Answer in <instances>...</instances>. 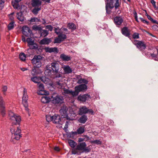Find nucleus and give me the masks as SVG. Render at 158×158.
Wrapping results in <instances>:
<instances>
[{"label": "nucleus", "mask_w": 158, "mask_h": 158, "mask_svg": "<svg viewBox=\"0 0 158 158\" xmlns=\"http://www.w3.org/2000/svg\"><path fill=\"white\" fill-rule=\"evenodd\" d=\"M5 104L2 97L0 96V112L3 116L6 114Z\"/></svg>", "instance_id": "f8f14e48"}, {"label": "nucleus", "mask_w": 158, "mask_h": 158, "mask_svg": "<svg viewBox=\"0 0 158 158\" xmlns=\"http://www.w3.org/2000/svg\"><path fill=\"white\" fill-rule=\"evenodd\" d=\"M16 128L15 129L12 127L10 128V131L12 134V138L14 139L18 140L22 137V134H21V131L18 127Z\"/></svg>", "instance_id": "7ed1b4c3"}, {"label": "nucleus", "mask_w": 158, "mask_h": 158, "mask_svg": "<svg viewBox=\"0 0 158 158\" xmlns=\"http://www.w3.org/2000/svg\"><path fill=\"white\" fill-rule=\"evenodd\" d=\"M151 56L152 58H155L154 60H156V59L157 58V54H156L154 53H151Z\"/></svg>", "instance_id": "052dcab7"}, {"label": "nucleus", "mask_w": 158, "mask_h": 158, "mask_svg": "<svg viewBox=\"0 0 158 158\" xmlns=\"http://www.w3.org/2000/svg\"><path fill=\"white\" fill-rule=\"evenodd\" d=\"M67 27L69 29H71L73 30H75L76 29L75 24L73 23H69L67 25Z\"/></svg>", "instance_id": "72a5a7b5"}, {"label": "nucleus", "mask_w": 158, "mask_h": 158, "mask_svg": "<svg viewBox=\"0 0 158 158\" xmlns=\"http://www.w3.org/2000/svg\"><path fill=\"white\" fill-rule=\"evenodd\" d=\"M46 52L50 53L55 52L57 53L58 52L57 48L56 47L51 48H46Z\"/></svg>", "instance_id": "bb28decb"}, {"label": "nucleus", "mask_w": 158, "mask_h": 158, "mask_svg": "<svg viewBox=\"0 0 158 158\" xmlns=\"http://www.w3.org/2000/svg\"><path fill=\"white\" fill-rule=\"evenodd\" d=\"M64 70V74H68L71 73L72 72V69L69 65H64L62 67Z\"/></svg>", "instance_id": "412c9836"}, {"label": "nucleus", "mask_w": 158, "mask_h": 158, "mask_svg": "<svg viewBox=\"0 0 158 158\" xmlns=\"http://www.w3.org/2000/svg\"><path fill=\"white\" fill-rule=\"evenodd\" d=\"M60 81H62V79L60 80L59 81H57L56 83V85L57 86H58V87L60 88H61L63 85V84L60 82Z\"/></svg>", "instance_id": "37998d69"}, {"label": "nucleus", "mask_w": 158, "mask_h": 158, "mask_svg": "<svg viewBox=\"0 0 158 158\" xmlns=\"http://www.w3.org/2000/svg\"><path fill=\"white\" fill-rule=\"evenodd\" d=\"M37 18L34 17L33 18H31V19L30 20V21L31 22H37Z\"/></svg>", "instance_id": "6e6d98bb"}, {"label": "nucleus", "mask_w": 158, "mask_h": 158, "mask_svg": "<svg viewBox=\"0 0 158 158\" xmlns=\"http://www.w3.org/2000/svg\"><path fill=\"white\" fill-rule=\"evenodd\" d=\"M7 87L6 85L3 86L2 87V91L3 92L4 95H6V92L7 90Z\"/></svg>", "instance_id": "de8ad7c7"}, {"label": "nucleus", "mask_w": 158, "mask_h": 158, "mask_svg": "<svg viewBox=\"0 0 158 158\" xmlns=\"http://www.w3.org/2000/svg\"><path fill=\"white\" fill-rule=\"evenodd\" d=\"M15 13L14 12H12L10 14H9L8 15V17L9 19L11 20V22H14V15Z\"/></svg>", "instance_id": "79ce46f5"}, {"label": "nucleus", "mask_w": 158, "mask_h": 158, "mask_svg": "<svg viewBox=\"0 0 158 158\" xmlns=\"http://www.w3.org/2000/svg\"><path fill=\"white\" fill-rule=\"evenodd\" d=\"M147 18L150 20L153 23H156L158 24V22H157V21L154 20L150 15L147 16Z\"/></svg>", "instance_id": "c03bdc74"}, {"label": "nucleus", "mask_w": 158, "mask_h": 158, "mask_svg": "<svg viewBox=\"0 0 158 158\" xmlns=\"http://www.w3.org/2000/svg\"><path fill=\"white\" fill-rule=\"evenodd\" d=\"M22 40L23 42H26V41H27V40H26V39L24 36L22 35Z\"/></svg>", "instance_id": "774afa93"}, {"label": "nucleus", "mask_w": 158, "mask_h": 158, "mask_svg": "<svg viewBox=\"0 0 158 158\" xmlns=\"http://www.w3.org/2000/svg\"><path fill=\"white\" fill-rule=\"evenodd\" d=\"M144 23H146L148 25L149 24V22L148 21H146L142 18H139Z\"/></svg>", "instance_id": "5fc2aeb1"}, {"label": "nucleus", "mask_w": 158, "mask_h": 158, "mask_svg": "<svg viewBox=\"0 0 158 158\" xmlns=\"http://www.w3.org/2000/svg\"><path fill=\"white\" fill-rule=\"evenodd\" d=\"M85 130L84 127H80L77 130V132L78 134H81L85 131Z\"/></svg>", "instance_id": "4c0bfd02"}, {"label": "nucleus", "mask_w": 158, "mask_h": 158, "mask_svg": "<svg viewBox=\"0 0 158 158\" xmlns=\"http://www.w3.org/2000/svg\"><path fill=\"white\" fill-rule=\"evenodd\" d=\"M60 67L59 64L57 61L52 62L46 66L44 74L53 79L62 77V73L59 72Z\"/></svg>", "instance_id": "f257e3e1"}, {"label": "nucleus", "mask_w": 158, "mask_h": 158, "mask_svg": "<svg viewBox=\"0 0 158 158\" xmlns=\"http://www.w3.org/2000/svg\"><path fill=\"white\" fill-rule=\"evenodd\" d=\"M88 83V81L87 80H86L84 78H81L80 79H79L77 81V83L79 84H81L82 83H84L85 84H87Z\"/></svg>", "instance_id": "c756f323"}, {"label": "nucleus", "mask_w": 158, "mask_h": 158, "mask_svg": "<svg viewBox=\"0 0 158 158\" xmlns=\"http://www.w3.org/2000/svg\"><path fill=\"white\" fill-rule=\"evenodd\" d=\"M52 122L54 123L62 124L61 123V118L60 115L57 114H55L52 116Z\"/></svg>", "instance_id": "f3484780"}, {"label": "nucleus", "mask_w": 158, "mask_h": 158, "mask_svg": "<svg viewBox=\"0 0 158 158\" xmlns=\"http://www.w3.org/2000/svg\"><path fill=\"white\" fill-rule=\"evenodd\" d=\"M64 93L66 94L71 95L73 97L77 96L75 90L74 91H73L72 90L64 88Z\"/></svg>", "instance_id": "6ab92c4d"}, {"label": "nucleus", "mask_w": 158, "mask_h": 158, "mask_svg": "<svg viewBox=\"0 0 158 158\" xmlns=\"http://www.w3.org/2000/svg\"><path fill=\"white\" fill-rule=\"evenodd\" d=\"M32 50H31V52H27V53H28L26 54V55L27 56H30L32 54Z\"/></svg>", "instance_id": "e2e57ef3"}, {"label": "nucleus", "mask_w": 158, "mask_h": 158, "mask_svg": "<svg viewBox=\"0 0 158 158\" xmlns=\"http://www.w3.org/2000/svg\"><path fill=\"white\" fill-rule=\"evenodd\" d=\"M78 119V121L80 123H85L86 122L88 119L87 116L85 115H82Z\"/></svg>", "instance_id": "393cba45"}, {"label": "nucleus", "mask_w": 158, "mask_h": 158, "mask_svg": "<svg viewBox=\"0 0 158 158\" xmlns=\"http://www.w3.org/2000/svg\"><path fill=\"white\" fill-rule=\"evenodd\" d=\"M27 55L23 52L20 53L19 55V57L20 60L22 61L26 60Z\"/></svg>", "instance_id": "2f4dec72"}, {"label": "nucleus", "mask_w": 158, "mask_h": 158, "mask_svg": "<svg viewBox=\"0 0 158 158\" xmlns=\"http://www.w3.org/2000/svg\"><path fill=\"white\" fill-rule=\"evenodd\" d=\"M4 3L0 2V10H2L4 7Z\"/></svg>", "instance_id": "bf43d9fd"}, {"label": "nucleus", "mask_w": 158, "mask_h": 158, "mask_svg": "<svg viewBox=\"0 0 158 158\" xmlns=\"http://www.w3.org/2000/svg\"><path fill=\"white\" fill-rule=\"evenodd\" d=\"M91 143H95L97 144H101V142L99 140H96L92 141L91 142Z\"/></svg>", "instance_id": "603ef678"}, {"label": "nucleus", "mask_w": 158, "mask_h": 158, "mask_svg": "<svg viewBox=\"0 0 158 158\" xmlns=\"http://www.w3.org/2000/svg\"><path fill=\"white\" fill-rule=\"evenodd\" d=\"M84 140V139L83 138H80L78 139V141L79 142H82Z\"/></svg>", "instance_id": "338daca9"}, {"label": "nucleus", "mask_w": 158, "mask_h": 158, "mask_svg": "<svg viewBox=\"0 0 158 158\" xmlns=\"http://www.w3.org/2000/svg\"><path fill=\"white\" fill-rule=\"evenodd\" d=\"M14 22H11L9 23L8 26V30H10L14 28Z\"/></svg>", "instance_id": "a19ab883"}, {"label": "nucleus", "mask_w": 158, "mask_h": 158, "mask_svg": "<svg viewBox=\"0 0 158 158\" xmlns=\"http://www.w3.org/2000/svg\"><path fill=\"white\" fill-rule=\"evenodd\" d=\"M86 146V144L85 142L80 143L77 146L76 149L79 151H82Z\"/></svg>", "instance_id": "b1692460"}, {"label": "nucleus", "mask_w": 158, "mask_h": 158, "mask_svg": "<svg viewBox=\"0 0 158 158\" xmlns=\"http://www.w3.org/2000/svg\"><path fill=\"white\" fill-rule=\"evenodd\" d=\"M32 29L35 31H39V32L42 29L40 25L37 26L36 25H33L32 27Z\"/></svg>", "instance_id": "f704fd0d"}, {"label": "nucleus", "mask_w": 158, "mask_h": 158, "mask_svg": "<svg viewBox=\"0 0 158 158\" xmlns=\"http://www.w3.org/2000/svg\"><path fill=\"white\" fill-rule=\"evenodd\" d=\"M51 101L53 104H61L63 102L64 98L62 96L60 95H57L54 97L52 96V99Z\"/></svg>", "instance_id": "1a4fd4ad"}, {"label": "nucleus", "mask_w": 158, "mask_h": 158, "mask_svg": "<svg viewBox=\"0 0 158 158\" xmlns=\"http://www.w3.org/2000/svg\"><path fill=\"white\" fill-rule=\"evenodd\" d=\"M87 89V86L85 84H81L75 87V90L77 96L80 92L86 91Z\"/></svg>", "instance_id": "9d476101"}, {"label": "nucleus", "mask_w": 158, "mask_h": 158, "mask_svg": "<svg viewBox=\"0 0 158 158\" xmlns=\"http://www.w3.org/2000/svg\"><path fill=\"white\" fill-rule=\"evenodd\" d=\"M60 58L63 61H69L71 59V57L70 56L66 55L64 54H62L60 56Z\"/></svg>", "instance_id": "5701e85b"}, {"label": "nucleus", "mask_w": 158, "mask_h": 158, "mask_svg": "<svg viewBox=\"0 0 158 158\" xmlns=\"http://www.w3.org/2000/svg\"><path fill=\"white\" fill-rule=\"evenodd\" d=\"M9 115L10 118L12 120L13 125H19L21 121L20 116L16 115L11 111L9 112Z\"/></svg>", "instance_id": "39448f33"}, {"label": "nucleus", "mask_w": 158, "mask_h": 158, "mask_svg": "<svg viewBox=\"0 0 158 158\" xmlns=\"http://www.w3.org/2000/svg\"><path fill=\"white\" fill-rule=\"evenodd\" d=\"M88 113L92 115L94 114V112L92 109H88L86 106H82L79 109L78 114L80 115H84Z\"/></svg>", "instance_id": "0eeeda50"}, {"label": "nucleus", "mask_w": 158, "mask_h": 158, "mask_svg": "<svg viewBox=\"0 0 158 158\" xmlns=\"http://www.w3.org/2000/svg\"><path fill=\"white\" fill-rule=\"evenodd\" d=\"M41 102L44 103H47L51 101V98L49 97L45 96L42 97L41 98Z\"/></svg>", "instance_id": "cd10ccee"}, {"label": "nucleus", "mask_w": 158, "mask_h": 158, "mask_svg": "<svg viewBox=\"0 0 158 158\" xmlns=\"http://www.w3.org/2000/svg\"><path fill=\"white\" fill-rule=\"evenodd\" d=\"M42 4L40 0H32L31 5L33 7H39Z\"/></svg>", "instance_id": "4be33fe9"}, {"label": "nucleus", "mask_w": 158, "mask_h": 158, "mask_svg": "<svg viewBox=\"0 0 158 158\" xmlns=\"http://www.w3.org/2000/svg\"><path fill=\"white\" fill-rule=\"evenodd\" d=\"M41 10V8L39 7H35V8L32 10V12L34 15H37L38 12Z\"/></svg>", "instance_id": "58836bf2"}, {"label": "nucleus", "mask_w": 158, "mask_h": 158, "mask_svg": "<svg viewBox=\"0 0 158 158\" xmlns=\"http://www.w3.org/2000/svg\"><path fill=\"white\" fill-rule=\"evenodd\" d=\"M77 149H73L72 150V153L73 154H77L78 152L77 151Z\"/></svg>", "instance_id": "680f3d73"}, {"label": "nucleus", "mask_w": 158, "mask_h": 158, "mask_svg": "<svg viewBox=\"0 0 158 158\" xmlns=\"http://www.w3.org/2000/svg\"><path fill=\"white\" fill-rule=\"evenodd\" d=\"M19 3H17L14 2L13 1H12L11 4L14 8L15 9H20V6Z\"/></svg>", "instance_id": "7c9ffc66"}, {"label": "nucleus", "mask_w": 158, "mask_h": 158, "mask_svg": "<svg viewBox=\"0 0 158 158\" xmlns=\"http://www.w3.org/2000/svg\"><path fill=\"white\" fill-rule=\"evenodd\" d=\"M123 20L121 16H116L114 18V22L117 27H119L123 23Z\"/></svg>", "instance_id": "dca6fc26"}, {"label": "nucleus", "mask_w": 158, "mask_h": 158, "mask_svg": "<svg viewBox=\"0 0 158 158\" xmlns=\"http://www.w3.org/2000/svg\"><path fill=\"white\" fill-rule=\"evenodd\" d=\"M60 29L58 27H57V28H54L55 33H56L57 35H59V34L60 33Z\"/></svg>", "instance_id": "8fccbe9b"}, {"label": "nucleus", "mask_w": 158, "mask_h": 158, "mask_svg": "<svg viewBox=\"0 0 158 158\" xmlns=\"http://www.w3.org/2000/svg\"><path fill=\"white\" fill-rule=\"evenodd\" d=\"M28 99V96L27 94V89L24 88L23 92V96L22 98V103H24L25 106H27V102Z\"/></svg>", "instance_id": "2eb2a0df"}, {"label": "nucleus", "mask_w": 158, "mask_h": 158, "mask_svg": "<svg viewBox=\"0 0 158 158\" xmlns=\"http://www.w3.org/2000/svg\"><path fill=\"white\" fill-rule=\"evenodd\" d=\"M132 37L134 39H138L139 38V34L137 32H135L132 35Z\"/></svg>", "instance_id": "49530a36"}, {"label": "nucleus", "mask_w": 158, "mask_h": 158, "mask_svg": "<svg viewBox=\"0 0 158 158\" xmlns=\"http://www.w3.org/2000/svg\"><path fill=\"white\" fill-rule=\"evenodd\" d=\"M61 40L59 38H56L54 40V43H60L61 42Z\"/></svg>", "instance_id": "3c124183"}, {"label": "nucleus", "mask_w": 158, "mask_h": 158, "mask_svg": "<svg viewBox=\"0 0 158 158\" xmlns=\"http://www.w3.org/2000/svg\"><path fill=\"white\" fill-rule=\"evenodd\" d=\"M52 42L51 38H45L41 40L40 43L42 45L48 44Z\"/></svg>", "instance_id": "aec40b11"}, {"label": "nucleus", "mask_w": 158, "mask_h": 158, "mask_svg": "<svg viewBox=\"0 0 158 158\" xmlns=\"http://www.w3.org/2000/svg\"><path fill=\"white\" fill-rule=\"evenodd\" d=\"M17 19L18 20L21 22H23L24 20V17L22 12H18L16 15Z\"/></svg>", "instance_id": "c85d7f7f"}, {"label": "nucleus", "mask_w": 158, "mask_h": 158, "mask_svg": "<svg viewBox=\"0 0 158 158\" xmlns=\"http://www.w3.org/2000/svg\"><path fill=\"white\" fill-rule=\"evenodd\" d=\"M23 34L27 37L31 36L32 31L30 28L27 26H24L22 28Z\"/></svg>", "instance_id": "ddd939ff"}, {"label": "nucleus", "mask_w": 158, "mask_h": 158, "mask_svg": "<svg viewBox=\"0 0 158 158\" xmlns=\"http://www.w3.org/2000/svg\"><path fill=\"white\" fill-rule=\"evenodd\" d=\"M58 37L63 41L67 38V36L64 34L60 33L58 35Z\"/></svg>", "instance_id": "c9c22d12"}, {"label": "nucleus", "mask_w": 158, "mask_h": 158, "mask_svg": "<svg viewBox=\"0 0 158 158\" xmlns=\"http://www.w3.org/2000/svg\"><path fill=\"white\" fill-rule=\"evenodd\" d=\"M121 32L123 35L124 36L129 37L130 35V31L127 27H123L121 30Z\"/></svg>", "instance_id": "a211bd4d"}, {"label": "nucleus", "mask_w": 158, "mask_h": 158, "mask_svg": "<svg viewBox=\"0 0 158 158\" xmlns=\"http://www.w3.org/2000/svg\"><path fill=\"white\" fill-rule=\"evenodd\" d=\"M41 36L45 37L49 34L48 31L47 30H43L41 29V30L39 32Z\"/></svg>", "instance_id": "a878e982"}, {"label": "nucleus", "mask_w": 158, "mask_h": 158, "mask_svg": "<svg viewBox=\"0 0 158 158\" xmlns=\"http://www.w3.org/2000/svg\"><path fill=\"white\" fill-rule=\"evenodd\" d=\"M40 78L37 77H31V80L35 83H40Z\"/></svg>", "instance_id": "473e14b6"}, {"label": "nucleus", "mask_w": 158, "mask_h": 158, "mask_svg": "<svg viewBox=\"0 0 158 158\" xmlns=\"http://www.w3.org/2000/svg\"><path fill=\"white\" fill-rule=\"evenodd\" d=\"M119 0H106V13L108 14L111 13L110 9L114 7L115 10H116L120 6V4L119 2Z\"/></svg>", "instance_id": "f03ea898"}, {"label": "nucleus", "mask_w": 158, "mask_h": 158, "mask_svg": "<svg viewBox=\"0 0 158 158\" xmlns=\"http://www.w3.org/2000/svg\"><path fill=\"white\" fill-rule=\"evenodd\" d=\"M27 46L29 47V48L27 50V52H31V50H37L38 48V44L35 42L32 38L29 37L27 38Z\"/></svg>", "instance_id": "20e7f679"}, {"label": "nucleus", "mask_w": 158, "mask_h": 158, "mask_svg": "<svg viewBox=\"0 0 158 158\" xmlns=\"http://www.w3.org/2000/svg\"><path fill=\"white\" fill-rule=\"evenodd\" d=\"M45 28L51 31H52L53 29V27L51 25H46L45 26Z\"/></svg>", "instance_id": "09e8293b"}, {"label": "nucleus", "mask_w": 158, "mask_h": 158, "mask_svg": "<svg viewBox=\"0 0 158 158\" xmlns=\"http://www.w3.org/2000/svg\"><path fill=\"white\" fill-rule=\"evenodd\" d=\"M90 148H88V147H85L84 148V149H83V152H88L90 151Z\"/></svg>", "instance_id": "13d9d810"}, {"label": "nucleus", "mask_w": 158, "mask_h": 158, "mask_svg": "<svg viewBox=\"0 0 158 158\" xmlns=\"http://www.w3.org/2000/svg\"><path fill=\"white\" fill-rule=\"evenodd\" d=\"M43 57L40 55H35L31 61L32 63L37 68H39L41 66V61Z\"/></svg>", "instance_id": "423d86ee"}, {"label": "nucleus", "mask_w": 158, "mask_h": 158, "mask_svg": "<svg viewBox=\"0 0 158 158\" xmlns=\"http://www.w3.org/2000/svg\"><path fill=\"white\" fill-rule=\"evenodd\" d=\"M133 43L140 51H143L146 48V45L144 42L142 41L135 40Z\"/></svg>", "instance_id": "6e6552de"}, {"label": "nucleus", "mask_w": 158, "mask_h": 158, "mask_svg": "<svg viewBox=\"0 0 158 158\" xmlns=\"http://www.w3.org/2000/svg\"><path fill=\"white\" fill-rule=\"evenodd\" d=\"M84 136L85 137L84 138V140L87 141L89 140V136L87 135H85Z\"/></svg>", "instance_id": "0e129e2a"}, {"label": "nucleus", "mask_w": 158, "mask_h": 158, "mask_svg": "<svg viewBox=\"0 0 158 158\" xmlns=\"http://www.w3.org/2000/svg\"><path fill=\"white\" fill-rule=\"evenodd\" d=\"M90 98V96L88 94H85L82 95L80 94L77 97L78 100L82 102H85L87 100H88Z\"/></svg>", "instance_id": "4468645a"}, {"label": "nucleus", "mask_w": 158, "mask_h": 158, "mask_svg": "<svg viewBox=\"0 0 158 158\" xmlns=\"http://www.w3.org/2000/svg\"><path fill=\"white\" fill-rule=\"evenodd\" d=\"M46 120L48 122H52L53 118L52 116L48 114L46 115Z\"/></svg>", "instance_id": "ea45409f"}, {"label": "nucleus", "mask_w": 158, "mask_h": 158, "mask_svg": "<svg viewBox=\"0 0 158 158\" xmlns=\"http://www.w3.org/2000/svg\"><path fill=\"white\" fill-rule=\"evenodd\" d=\"M23 104L24 107H25L26 110L27 111H28L29 109L27 107L28 106L27 102V106H25L24 103H23Z\"/></svg>", "instance_id": "69168bd1"}, {"label": "nucleus", "mask_w": 158, "mask_h": 158, "mask_svg": "<svg viewBox=\"0 0 158 158\" xmlns=\"http://www.w3.org/2000/svg\"><path fill=\"white\" fill-rule=\"evenodd\" d=\"M68 108L66 106H64L61 107L60 110V113L61 114L62 118H66V119H70V118L69 117L67 111Z\"/></svg>", "instance_id": "9b49d317"}, {"label": "nucleus", "mask_w": 158, "mask_h": 158, "mask_svg": "<svg viewBox=\"0 0 158 158\" xmlns=\"http://www.w3.org/2000/svg\"><path fill=\"white\" fill-rule=\"evenodd\" d=\"M152 29L156 31H158V26L156 25H153L152 27Z\"/></svg>", "instance_id": "4d7b16f0"}, {"label": "nucleus", "mask_w": 158, "mask_h": 158, "mask_svg": "<svg viewBox=\"0 0 158 158\" xmlns=\"http://www.w3.org/2000/svg\"><path fill=\"white\" fill-rule=\"evenodd\" d=\"M77 131H72L69 133L68 135L70 137H74L75 135L77 134Z\"/></svg>", "instance_id": "a18cd8bd"}, {"label": "nucleus", "mask_w": 158, "mask_h": 158, "mask_svg": "<svg viewBox=\"0 0 158 158\" xmlns=\"http://www.w3.org/2000/svg\"><path fill=\"white\" fill-rule=\"evenodd\" d=\"M70 146L72 148H74L76 144V143L73 141L71 139H69L68 141Z\"/></svg>", "instance_id": "e433bc0d"}, {"label": "nucleus", "mask_w": 158, "mask_h": 158, "mask_svg": "<svg viewBox=\"0 0 158 158\" xmlns=\"http://www.w3.org/2000/svg\"><path fill=\"white\" fill-rule=\"evenodd\" d=\"M39 89L41 91L43 90L44 89V85L43 84H42L41 83L39 84Z\"/></svg>", "instance_id": "864d4df0"}]
</instances>
